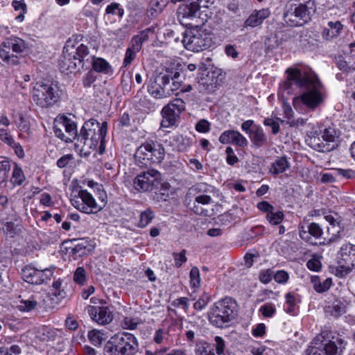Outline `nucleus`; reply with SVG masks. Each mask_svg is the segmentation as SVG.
I'll use <instances>...</instances> for the list:
<instances>
[{"label": "nucleus", "mask_w": 355, "mask_h": 355, "mask_svg": "<svg viewBox=\"0 0 355 355\" xmlns=\"http://www.w3.org/2000/svg\"><path fill=\"white\" fill-rule=\"evenodd\" d=\"M273 278L277 283L284 284L288 282L289 275L286 271L281 270L274 272Z\"/></svg>", "instance_id": "53"}, {"label": "nucleus", "mask_w": 355, "mask_h": 355, "mask_svg": "<svg viewBox=\"0 0 355 355\" xmlns=\"http://www.w3.org/2000/svg\"><path fill=\"white\" fill-rule=\"evenodd\" d=\"M168 3V1L150 0L148 12H150L151 15H157L162 12Z\"/></svg>", "instance_id": "35"}, {"label": "nucleus", "mask_w": 355, "mask_h": 355, "mask_svg": "<svg viewBox=\"0 0 355 355\" xmlns=\"http://www.w3.org/2000/svg\"><path fill=\"white\" fill-rule=\"evenodd\" d=\"M148 144L150 146V148H151L148 153L150 155H152L150 157L152 164H160L165 157L164 146L160 143L153 140H148Z\"/></svg>", "instance_id": "26"}, {"label": "nucleus", "mask_w": 355, "mask_h": 355, "mask_svg": "<svg viewBox=\"0 0 355 355\" xmlns=\"http://www.w3.org/2000/svg\"><path fill=\"white\" fill-rule=\"evenodd\" d=\"M216 345H214V351L216 350V355H225L224 349H225V341L220 336L215 337Z\"/></svg>", "instance_id": "61"}, {"label": "nucleus", "mask_w": 355, "mask_h": 355, "mask_svg": "<svg viewBox=\"0 0 355 355\" xmlns=\"http://www.w3.org/2000/svg\"><path fill=\"white\" fill-rule=\"evenodd\" d=\"M86 310L92 321L100 325L110 324L113 320V311L108 306L88 305Z\"/></svg>", "instance_id": "18"}, {"label": "nucleus", "mask_w": 355, "mask_h": 355, "mask_svg": "<svg viewBox=\"0 0 355 355\" xmlns=\"http://www.w3.org/2000/svg\"><path fill=\"white\" fill-rule=\"evenodd\" d=\"M26 177L23 170L17 163L14 164L10 182L13 186H20L25 181Z\"/></svg>", "instance_id": "32"}, {"label": "nucleus", "mask_w": 355, "mask_h": 355, "mask_svg": "<svg viewBox=\"0 0 355 355\" xmlns=\"http://www.w3.org/2000/svg\"><path fill=\"white\" fill-rule=\"evenodd\" d=\"M238 306L232 297H226L216 302L208 313L209 322L219 328L227 327L237 315Z\"/></svg>", "instance_id": "5"}, {"label": "nucleus", "mask_w": 355, "mask_h": 355, "mask_svg": "<svg viewBox=\"0 0 355 355\" xmlns=\"http://www.w3.org/2000/svg\"><path fill=\"white\" fill-rule=\"evenodd\" d=\"M86 280V271L85 268L83 267H78L74 272L73 281L79 285H83Z\"/></svg>", "instance_id": "45"}, {"label": "nucleus", "mask_w": 355, "mask_h": 355, "mask_svg": "<svg viewBox=\"0 0 355 355\" xmlns=\"http://www.w3.org/2000/svg\"><path fill=\"white\" fill-rule=\"evenodd\" d=\"M225 153L227 155L226 161L229 165L233 166L239 162V159L234 154V150L232 147H227Z\"/></svg>", "instance_id": "58"}, {"label": "nucleus", "mask_w": 355, "mask_h": 355, "mask_svg": "<svg viewBox=\"0 0 355 355\" xmlns=\"http://www.w3.org/2000/svg\"><path fill=\"white\" fill-rule=\"evenodd\" d=\"M40 305L37 295H21L16 301V308L23 313H29L37 309Z\"/></svg>", "instance_id": "19"}, {"label": "nucleus", "mask_w": 355, "mask_h": 355, "mask_svg": "<svg viewBox=\"0 0 355 355\" xmlns=\"http://www.w3.org/2000/svg\"><path fill=\"white\" fill-rule=\"evenodd\" d=\"M249 138L252 143V146L255 148H260L268 145V137L260 125H254L253 131H251Z\"/></svg>", "instance_id": "25"}, {"label": "nucleus", "mask_w": 355, "mask_h": 355, "mask_svg": "<svg viewBox=\"0 0 355 355\" xmlns=\"http://www.w3.org/2000/svg\"><path fill=\"white\" fill-rule=\"evenodd\" d=\"M187 251L186 250H182L180 252H173V257L175 261V266L177 268H180L183 263H184L187 261V258L186 257Z\"/></svg>", "instance_id": "51"}, {"label": "nucleus", "mask_w": 355, "mask_h": 355, "mask_svg": "<svg viewBox=\"0 0 355 355\" xmlns=\"http://www.w3.org/2000/svg\"><path fill=\"white\" fill-rule=\"evenodd\" d=\"M133 185L139 191L158 189L159 185H163L162 174L157 170L148 169L136 176Z\"/></svg>", "instance_id": "13"}, {"label": "nucleus", "mask_w": 355, "mask_h": 355, "mask_svg": "<svg viewBox=\"0 0 355 355\" xmlns=\"http://www.w3.org/2000/svg\"><path fill=\"white\" fill-rule=\"evenodd\" d=\"M150 149L148 140L145 141L137 148L135 153V161L138 166L144 168L148 167L153 164L150 159L151 155L148 153Z\"/></svg>", "instance_id": "22"}, {"label": "nucleus", "mask_w": 355, "mask_h": 355, "mask_svg": "<svg viewBox=\"0 0 355 355\" xmlns=\"http://www.w3.org/2000/svg\"><path fill=\"white\" fill-rule=\"evenodd\" d=\"M54 268L37 269L30 265L21 270V276L29 284L40 285L46 283L53 275Z\"/></svg>", "instance_id": "16"}, {"label": "nucleus", "mask_w": 355, "mask_h": 355, "mask_svg": "<svg viewBox=\"0 0 355 355\" xmlns=\"http://www.w3.org/2000/svg\"><path fill=\"white\" fill-rule=\"evenodd\" d=\"M339 137L338 131L331 127L324 128L319 135H313L306 139L308 144L314 150L319 152H330L336 146Z\"/></svg>", "instance_id": "10"}, {"label": "nucleus", "mask_w": 355, "mask_h": 355, "mask_svg": "<svg viewBox=\"0 0 355 355\" xmlns=\"http://www.w3.org/2000/svg\"><path fill=\"white\" fill-rule=\"evenodd\" d=\"M287 78L279 85V90L288 95L300 94L293 98L295 109H300L304 105L310 110L319 107L326 98L323 85L318 76L311 70H301L288 68L286 69Z\"/></svg>", "instance_id": "1"}, {"label": "nucleus", "mask_w": 355, "mask_h": 355, "mask_svg": "<svg viewBox=\"0 0 355 355\" xmlns=\"http://www.w3.org/2000/svg\"><path fill=\"white\" fill-rule=\"evenodd\" d=\"M311 282L313 284V288L318 293L327 291L332 284L331 278H327L322 282L318 276H312Z\"/></svg>", "instance_id": "31"}, {"label": "nucleus", "mask_w": 355, "mask_h": 355, "mask_svg": "<svg viewBox=\"0 0 355 355\" xmlns=\"http://www.w3.org/2000/svg\"><path fill=\"white\" fill-rule=\"evenodd\" d=\"M137 325L138 322L136 320L129 317H125L121 322V326L124 329L134 330L137 329Z\"/></svg>", "instance_id": "56"}, {"label": "nucleus", "mask_w": 355, "mask_h": 355, "mask_svg": "<svg viewBox=\"0 0 355 355\" xmlns=\"http://www.w3.org/2000/svg\"><path fill=\"white\" fill-rule=\"evenodd\" d=\"M33 102L41 108H49L60 100L59 87L52 83L37 82L31 91Z\"/></svg>", "instance_id": "9"}, {"label": "nucleus", "mask_w": 355, "mask_h": 355, "mask_svg": "<svg viewBox=\"0 0 355 355\" xmlns=\"http://www.w3.org/2000/svg\"><path fill=\"white\" fill-rule=\"evenodd\" d=\"M185 110V103L181 98H175L170 101L161 110L162 119L160 123L162 128H173L178 125L180 114Z\"/></svg>", "instance_id": "11"}, {"label": "nucleus", "mask_w": 355, "mask_h": 355, "mask_svg": "<svg viewBox=\"0 0 355 355\" xmlns=\"http://www.w3.org/2000/svg\"><path fill=\"white\" fill-rule=\"evenodd\" d=\"M336 64L338 68L344 72H351L355 69L354 67H349L347 62L343 60V58L340 56L336 59Z\"/></svg>", "instance_id": "59"}, {"label": "nucleus", "mask_w": 355, "mask_h": 355, "mask_svg": "<svg viewBox=\"0 0 355 355\" xmlns=\"http://www.w3.org/2000/svg\"><path fill=\"white\" fill-rule=\"evenodd\" d=\"M105 12L107 14L116 15L119 17H121L124 13L123 9L120 8V5L115 2L108 5Z\"/></svg>", "instance_id": "50"}, {"label": "nucleus", "mask_w": 355, "mask_h": 355, "mask_svg": "<svg viewBox=\"0 0 355 355\" xmlns=\"http://www.w3.org/2000/svg\"><path fill=\"white\" fill-rule=\"evenodd\" d=\"M58 67L61 72L67 74L71 73L76 70L80 71V67L76 55L63 52L58 62Z\"/></svg>", "instance_id": "21"}, {"label": "nucleus", "mask_w": 355, "mask_h": 355, "mask_svg": "<svg viewBox=\"0 0 355 355\" xmlns=\"http://www.w3.org/2000/svg\"><path fill=\"white\" fill-rule=\"evenodd\" d=\"M347 342L338 336L336 340H329L320 347H312L306 355H341Z\"/></svg>", "instance_id": "17"}, {"label": "nucleus", "mask_w": 355, "mask_h": 355, "mask_svg": "<svg viewBox=\"0 0 355 355\" xmlns=\"http://www.w3.org/2000/svg\"><path fill=\"white\" fill-rule=\"evenodd\" d=\"M274 276V272L272 269H265L260 271L259 275V281L264 284H268Z\"/></svg>", "instance_id": "49"}, {"label": "nucleus", "mask_w": 355, "mask_h": 355, "mask_svg": "<svg viewBox=\"0 0 355 355\" xmlns=\"http://www.w3.org/2000/svg\"><path fill=\"white\" fill-rule=\"evenodd\" d=\"M262 24L256 12L252 13L245 21V26L256 27Z\"/></svg>", "instance_id": "60"}, {"label": "nucleus", "mask_w": 355, "mask_h": 355, "mask_svg": "<svg viewBox=\"0 0 355 355\" xmlns=\"http://www.w3.org/2000/svg\"><path fill=\"white\" fill-rule=\"evenodd\" d=\"M107 132V123H99L95 119L85 121L80 130L78 141L84 146L96 150L101 155L105 150V137Z\"/></svg>", "instance_id": "3"}, {"label": "nucleus", "mask_w": 355, "mask_h": 355, "mask_svg": "<svg viewBox=\"0 0 355 355\" xmlns=\"http://www.w3.org/2000/svg\"><path fill=\"white\" fill-rule=\"evenodd\" d=\"M283 122L279 118H277L274 119L272 118H266L263 121V125L266 126H269L272 129V133L273 135H277L280 130V126L278 121Z\"/></svg>", "instance_id": "44"}, {"label": "nucleus", "mask_w": 355, "mask_h": 355, "mask_svg": "<svg viewBox=\"0 0 355 355\" xmlns=\"http://www.w3.org/2000/svg\"><path fill=\"white\" fill-rule=\"evenodd\" d=\"M266 218L270 225H277L282 222L284 214L282 211H277L276 212L272 211L270 213H268V214H266Z\"/></svg>", "instance_id": "37"}, {"label": "nucleus", "mask_w": 355, "mask_h": 355, "mask_svg": "<svg viewBox=\"0 0 355 355\" xmlns=\"http://www.w3.org/2000/svg\"><path fill=\"white\" fill-rule=\"evenodd\" d=\"M309 236L311 235L315 239L322 236L323 231L322 227L316 223H311L307 226Z\"/></svg>", "instance_id": "48"}, {"label": "nucleus", "mask_w": 355, "mask_h": 355, "mask_svg": "<svg viewBox=\"0 0 355 355\" xmlns=\"http://www.w3.org/2000/svg\"><path fill=\"white\" fill-rule=\"evenodd\" d=\"M154 216L153 211L150 209L142 211L140 214L139 227L142 228L146 227L151 222Z\"/></svg>", "instance_id": "39"}, {"label": "nucleus", "mask_w": 355, "mask_h": 355, "mask_svg": "<svg viewBox=\"0 0 355 355\" xmlns=\"http://www.w3.org/2000/svg\"><path fill=\"white\" fill-rule=\"evenodd\" d=\"M80 67L83 69H89L91 68V62L94 55L89 54L87 46L81 44L76 49L75 54Z\"/></svg>", "instance_id": "24"}, {"label": "nucleus", "mask_w": 355, "mask_h": 355, "mask_svg": "<svg viewBox=\"0 0 355 355\" xmlns=\"http://www.w3.org/2000/svg\"><path fill=\"white\" fill-rule=\"evenodd\" d=\"M286 306L285 311L286 313H292L294 311V307L296 305V298L293 293H288L285 296Z\"/></svg>", "instance_id": "47"}, {"label": "nucleus", "mask_w": 355, "mask_h": 355, "mask_svg": "<svg viewBox=\"0 0 355 355\" xmlns=\"http://www.w3.org/2000/svg\"><path fill=\"white\" fill-rule=\"evenodd\" d=\"M0 140L9 146L14 144L15 139L9 132L4 128H0Z\"/></svg>", "instance_id": "55"}, {"label": "nucleus", "mask_w": 355, "mask_h": 355, "mask_svg": "<svg viewBox=\"0 0 355 355\" xmlns=\"http://www.w3.org/2000/svg\"><path fill=\"white\" fill-rule=\"evenodd\" d=\"M172 140L179 151H185L191 146V139L180 134L173 135Z\"/></svg>", "instance_id": "33"}, {"label": "nucleus", "mask_w": 355, "mask_h": 355, "mask_svg": "<svg viewBox=\"0 0 355 355\" xmlns=\"http://www.w3.org/2000/svg\"><path fill=\"white\" fill-rule=\"evenodd\" d=\"M184 34L182 43L185 49L193 52H200L209 48L212 44L211 33L200 25H192Z\"/></svg>", "instance_id": "7"}, {"label": "nucleus", "mask_w": 355, "mask_h": 355, "mask_svg": "<svg viewBox=\"0 0 355 355\" xmlns=\"http://www.w3.org/2000/svg\"><path fill=\"white\" fill-rule=\"evenodd\" d=\"M71 205L78 211L87 214H96L103 209L93 196L86 189H80L78 194L71 199Z\"/></svg>", "instance_id": "14"}, {"label": "nucleus", "mask_w": 355, "mask_h": 355, "mask_svg": "<svg viewBox=\"0 0 355 355\" xmlns=\"http://www.w3.org/2000/svg\"><path fill=\"white\" fill-rule=\"evenodd\" d=\"M103 334L98 330L92 329L88 332V339L94 346H99L103 340Z\"/></svg>", "instance_id": "38"}, {"label": "nucleus", "mask_w": 355, "mask_h": 355, "mask_svg": "<svg viewBox=\"0 0 355 355\" xmlns=\"http://www.w3.org/2000/svg\"><path fill=\"white\" fill-rule=\"evenodd\" d=\"M178 15L179 18L197 20L200 15V6L196 1L182 3L179 6Z\"/></svg>", "instance_id": "23"}, {"label": "nucleus", "mask_w": 355, "mask_h": 355, "mask_svg": "<svg viewBox=\"0 0 355 355\" xmlns=\"http://www.w3.org/2000/svg\"><path fill=\"white\" fill-rule=\"evenodd\" d=\"M315 10V0H290L284 19L291 26H302L311 20Z\"/></svg>", "instance_id": "4"}, {"label": "nucleus", "mask_w": 355, "mask_h": 355, "mask_svg": "<svg viewBox=\"0 0 355 355\" xmlns=\"http://www.w3.org/2000/svg\"><path fill=\"white\" fill-rule=\"evenodd\" d=\"M291 166L286 156L277 157L271 164L269 171L272 175H277L288 170Z\"/></svg>", "instance_id": "29"}, {"label": "nucleus", "mask_w": 355, "mask_h": 355, "mask_svg": "<svg viewBox=\"0 0 355 355\" xmlns=\"http://www.w3.org/2000/svg\"><path fill=\"white\" fill-rule=\"evenodd\" d=\"M11 166L8 160L5 159L0 162V182L7 181Z\"/></svg>", "instance_id": "40"}, {"label": "nucleus", "mask_w": 355, "mask_h": 355, "mask_svg": "<svg viewBox=\"0 0 355 355\" xmlns=\"http://www.w3.org/2000/svg\"><path fill=\"white\" fill-rule=\"evenodd\" d=\"M58 122L64 128L69 142H72L76 138L78 139L79 135L78 134L76 123L74 121L67 116H63Z\"/></svg>", "instance_id": "28"}, {"label": "nucleus", "mask_w": 355, "mask_h": 355, "mask_svg": "<svg viewBox=\"0 0 355 355\" xmlns=\"http://www.w3.org/2000/svg\"><path fill=\"white\" fill-rule=\"evenodd\" d=\"M196 130L198 132H208L210 130V123L206 119H201L196 124Z\"/></svg>", "instance_id": "63"}, {"label": "nucleus", "mask_w": 355, "mask_h": 355, "mask_svg": "<svg viewBox=\"0 0 355 355\" xmlns=\"http://www.w3.org/2000/svg\"><path fill=\"white\" fill-rule=\"evenodd\" d=\"M180 73L178 69L166 67L148 85V93L155 98H164L171 96L173 93L180 89L182 81L180 80Z\"/></svg>", "instance_id": "2"}, {"label": "nucleus", "mask_w": 355, "mask_h": 355, "mask_svg": "<svg viewBox=\"0 0 355 355\" xmlns=\"http://www.w3.org/2000/svg\"><path fill=\"white\" fill-rule=\"evenodd\" d=\"M91 67L98 73H103L105 74L112 72V67L105 59L101 58L94 57L91 62Z\"/></svg>", "instance_id": "30"}, {"label": "nucleus", "mask_w": 355, "mask_h": 355, "mask_svg": "<svg viewBox=\"0 0 355 355\" xmlns=\"http://www.w3.org/2000/svg\"><path fill=\"white\" fill-rule=\"evenodd\" d=\"M336 173L345 179H353L355 178V171L350 168H337Z\"/></svg>", "instance_id": "64"}, {"label": "nucleus", "mask_w": 355, "mask_h": 355, "mask_svg": "<svg viewBox=\"0 0 355 355\" xmlns=\"http://www.w3.org/2000/svg\"><path fill=\"white\" fill-rule=\"evenodd\" d=\"M355 267V245L343 244L338 252L336 275L345 277Z\"/></svg>", "instance_id": "12"}, {"label": "nucleus", "mask_w": 355, "mask_h": 355, "mask_svg": "<svg viewBox=\"0 0 355 355\" xmlns=\"http://www.w3.org/2000/svg\"><path fill=\"white\" fill-rule=\"evenodd\" d=\"M3 231L7 236L12 238L17 234L18 230L15 223L12 222H7L3 227Z\"/></svg>", "instance_id": "54"}, {"label": "nucleus", "mask_w": 355, "mask_h": 355, "mask_svg": "<svg viewBox=\"0 0 355 355\" xmlns=\"http://www.w3.org/2000/svg\"><path fill=\"white\" fill-rule=\"evenodd\" d=\"M28 50V43L21 37L12 35L0 44V58L6 64L17 65Z\"/></svg>", "instance_id": "8"}, {"label": "nucleus", "mask_w": 355, "mask_h": 355, "mask_svg": "<svg viewBox=\"0 0 355 355\" xmlns=\"http://www.w3.org/2000/svg\"><path fill=\"white\" fill-rule=\"evenodd\" d=\"M138 351L137 338L125 331L112 336L104 346L105 355H135Z\"/></svg>", "instance_id": "6"}, {"label": "nucleus", "mask_w": 355, "mask_h": 355, "mask_svg": "<svg viewBox=\"0 0 355 355\" xmlns=\"http://www.w3.org/2000/svg\"><path fill=\"white\" fill-rule=\"evenodd\" d=\"M212 187L206 184V183H199L196 184L191 188H190V191L193 192L196 194L200 195V194H205L209 193L212 190Z\"/></svg>", "instance_id": "43"}, {"label": "nucleus", "mask_w": 355, "mask_h": 355, "mask_svg": "<svg viewBox=\"0 0 355 355\" xmlns=\"http://www.w3.org/2000/svg\"><path fill=\"white\" fill-rule=\"evenodd\" d=\"M259 312L265 318H272L276 313L275 305L272 303H266L259 308Z\"/></svg>", "instance_id": "41"}, {"label": "nucleus", "mask_w": 355, "mask_h": 355, "mask_svg": "<svg viewBox=\"0 0 355 355\" xmlns=\"http://www.w3.org/2000/svg\"><path fill=\"white\" fill-rule=\"evenodd\" d=\"M62 279L59 278L54 280L52 284L51 293L59 299H63L67 296L66 292L62 288Z\"/></svg>", "instance_id": "36"}, {"label": "nucleus", "mask_w": 355, "mask_h": 355, "mask_svg": "<svg viewBox=\"0 0 355 355\" xmlns=\"http://www.w3.org/2000/svg\"><path fill=\"white\" fill-rule=\"evenodd\" d=\"M195 352L196 355H216L214 345L206 342L198 343L196 346Z\"/></svg>", "instance_id": "34"}, {"label": "nucleus", "mask_w": 355, "mask_h": 355, "mask_svg": "<svg viewBox=\"0 0 355 355\" xmlns=\"http://www.w3.org/2000/svg\"><path fill=\"white\" fill-rule=\"evenodd\" d=\"M190 284L191 287L198 288L200 284V272L197 267H193L190 271Z\"/></svg>", "instance_id": "46"}, {"label": "nucleus", "mask_w": 355, "mask_h": 355, "mask_svg": "<svg viewBox=\"0 0 355 355\" xmlns=\"http://www.w3.org/2000/svg\"><path fill=\"white\" fill-rule=\"evenodd\" d=\"M210 302V296L209 294L204 293L200 296L199 299L193 304V309L197 311L204 309Z\"/></svg>", "instance_id": "42"}, {"label": "nucleus", "mask_w": 355, "mask_h": 355, "mask_svg": "<svg viewBox=\"0 0 355 355\" xmlns=\"http://www.w3.org/2000/svg\"><path fill=\"white\" fill-rule=\"evenodd\" d=\"M18 128L24 132H28L30 130V124L28 121L26 120V119L22 115L20 114L19 116V120L15 121Z\"/></svg>", "instance_id": "57"}, {"label": "nucleus", "mask_w": 355, "mask_h": 355, "mask_svg": "<svg viewBox=\"0 0 355 355\" xmlns=\"http://www.w3.org/2000/svg\"><path fill=\"white\" fill-rule=\"evenodd\" d=\"M223 144H232L239 147H245L248 144L247 139L239 131L228 130L224 131L219 137Z\"/></svg>", "instance_id": "20"}, {"label": "nucleus", "mask_w": 355, "mask_h": 355, "mask_svg": "<svg viewBox=\"0 0 355 355\" xmlns=\"http://www.w3.org/2000/svg\"><path fill=\"white\" fill-rule=\"evenodd\" d=\"M188 302H189V299L187 297H180V298L174 300L172 302L171 304L173 306L176 307V308L182 306V309L185 311H187L189 309V303Z\"/></svg>", "instance_id": "62"}, {"label": "nucleus", "mask_w": 355, "mask_h": 355, "mask_svg": "<svg viewBox=\"0 0 355 355\" xmlns=\"http://www.w3.org/2000/svg\"><path fill=\"white\" fill-rule=\"evenodd\" d=\"M53 130H54V133L57 137H58L62 141H63L66 143H69V141L67 139V137L66 135V132L64 133V128L61 126V125H60V123L58 121H55L54 123Z\"/></svg>", "instance_id": "52"}, {"label": "nucleus", "mask_w": 355, "mask_h": 355, "mask_svg": "<svg viewBox=\"0 0 355 355\" xmlns=\"http://www.w3.org/2000/svg\"><path fill=\"white\" fill-rule=\"evenodd\" d=\"M225 79V73L221 69L215 68L203 71L198 78V83L205 91L211 92L220 86Z\"/></svg>", "instance_id": "15"}, {"label": "nucleus", "mask_w": 355, "mask_h": 355, "mask_svg": "<svg viewBox=\"0 0 355 355\" xmlns=\"http://www.w3.org/2000/svg\"><path fill=\"white\" fill-rule=\"evenodd\" d=\"M96 246L94 241L89 238H83L78 241V243L74 245L73 252L78 254L79 256H83L92 252Z\"/></svg>", "instance_id": "27"}]
</instances>
